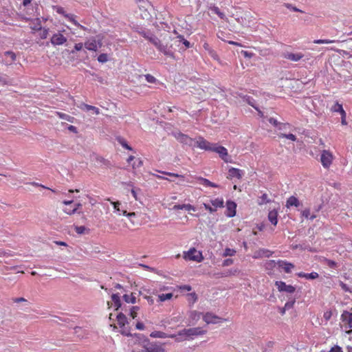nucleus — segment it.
Segmentation results:
<instances>
[{
	"label": "nucleus",
	"mask_w": 352,
	"mask_h": 352,
	"mask_svg": "<svg viewBox=\"0 0 352 352\" xmlns=\"http://www.w3.org/2000/svg\"><path fill=\"white\" fill-rule=\"evenodd\" d=\"M139 34L146 39L148 40L151 43H153L159 51L162 52L168 56L174 58V54L170 50L167 45L162 44L161 41L155 35L151 33H147L144 31L140 32Z\"/></svg>",
	"instance_id": "f257e3e1"
},
{
	"label": "nucleus",
	"mask_w": 352,
	"mask_h": 352,
	"mask_svg": "<svg viewBox=\"0 0 352 352\" xmlns=\"http://www.w3.org/2000/svg\"><path fill=\"white\" fill-rule=\"evenodd\" d=\"M103 38L104 36L102 34L90 37L85 41L84 46L89 51L96 52L98 48L102 47Z\"/></svg>",
	"instance_id": "f03ea898"
},
{
	"label": "nucleus",
	"mask_w": 352,
	"mask_h": 352,
	"mask_svg": "<svg viewBox=\"0 0 352 352\" xmlns=\"http://www.w3.org/2000/svg\"><path fill=\"white\" fill-rule=\"evenodd\" d=\"M183 258L186 261L197 263L201 262L204 258L202 252L197 250L195 248H191L188 251H184L183 252Z\"/></svg>",
	"instance_id": "7ed1b4c3"
},
{
	"label": "nucleus",
	"mask_w": 352,
	"mask_h": 352,
	"mask_svg": "<svg viewBox=\"0 0 352 352\" xmlns=\"http://www.w3.org/2000/svg\"><path fill=\"white\" fill-rule=\"evenodd\" d=\"M334 156L333 153L329 150H323L320 155V162L322 166L328 169L333 163Z\"/></svg>",
	"instance_id": "20e7f679"
},
{
	"label": "nucleus",
	"mask_w": 352,
	"mask_h": 352,
	"mask_svg": "<svg viewBox=\"0 0 352 352\" xmlns=\"http://www.w3.org/2000/svg\"><path fill=\"white\" fill-rule=\"evenodd\" d=\"M206 331L203 330L201 327H194L190 329H184L179 331L178 336H186V338H191L195 336H200L206 333Z\"/></svg>",
	"instance_id": "39448f33"
},
{
	"label": "nucleus",
	"mask_w": 352,
	"mask_h": 352,
	"mask_svg": "<svg viewBox=\"0 0 352 352\" xmlns=\"http://www.w3.org/2000/svg\"><path fill=\"white\" fill-rule=\"evenodd\" d=\"M340 320L344 328L349 329L346 333L350 334L352 332V313L344 311L341 314Z\"/></svg>",
	"instance_id": "423d86ee"
},
{
	"label": "nucleus",
	"mask_w": 352,
	"mask_h": 352,
	"mask_svg": "<svg viewBox=\"0 0 352 352\" xmlns=\"http://www.w3.org/2000/svg\"><path fill=\"white\" fill-rule=\"evenodd\" d=\"M194 144V146H196L197 148L206 151H212L214 146V143L208 142L202 136L197 137Z\"/></svg>",
	"instance_id": "0eeeda50"
},
{
	"label": "nucleus",
	"mask_w": 352,
	"mask_h": 352,
	"mask_svg": "<svg viewBox=\"0 0 352 352\" xmlns=\"http://www.w3.org/2000/svg\"><path fill=\"white\" fill-rule=\"evenodd\" d=\"M212 151L218 153L221 159L223 160L226 163L232 162L228 150L224 146H219L217 144H214V146Z\"/></svg>",
	"instance_id": "6e6552de"
},
{
	"label": "nucleus",
	"mask_w": 352,
	"mask_h": 352,
	"mask_svg": "<svg viewBox=\"0 0 352 352\" xmlns=\"http://www.w3.org/2000/svg\"><path fill=\"white\" fill-rule=\"evenodd\" d=\"M174 137L180 142L190 146H194L195 140L181 132L174 133Z\"/></svg>",
	"instance_id": "1a4fd4ad"
},
{
	"label": "nucleus",
	"mask_w": 352,
	"mask_h": 352,
	"mask_svg": "<svg viewBox=\"0 0 352 352\" xmlns=\"http://www.w3.org/2000/svg\"><path fill=\"white\" fill-rule=\"evenodd\" d=\"M203 320L207 323V324H216V323H218V322H226L227 321L226 319L225 318H219L217 316L212 314V313H210V312H208L206 314H205L204 316H203Z\"/></svg>",
	"instance_id": "9d476101"
},
{
	"label": "nucleus",
	"mask_w": 352,
	"mask_h": 352,
	"mask_svg": "<svg viewBox=\"0 0 352 352\" xmlns=\"http://www.w3.org/2000/svg\"><path fill=\"white\" fill-rule=\"evenodd\" d=\"M275 285L277 287L279 292H285L292 294L296 291V288L290 285H286L283 281H276Z\"/></svg>",
	"instance_id": "9b49d317"
},
{
	"label": "nucleus",
	"mask_w": 352,
	"mask_h": 352,
	"mask_svg": "<svg viewBox=\"0 0 352 352\" xmlns=\"http://www.w3.org/2000/svg\"><path fill=\"white\" fill-rule=\"evenodd\" d=\"M67 41V38L60 32L53 34L51 38V43L53 45H60Z\"/></svg>",
	"instance_id": "f8f14e48"
},
{
	"label": "nucleus",
	"mask_w": 352,
	"mask_h": 352,
	"mask_svg": "<svg viewBox=\"0 0 352 352\" xmlns=\"http://www.w3.org/2000/svg\"><path fill=\"white\" fill-rule=\"evenodd\" d=\"M111 301L107 302L109 308L111 307H115V310H118L121 307L120 298L118 294H113L111 295Z\"/></svg>",
	"instance_id": "ddd939ff"
},
{
	"label": "nucleus",
	"mask_w": 352,
	"mask_h": 352,
	"mask_svg": "<svg viewBox=\"0 0 352 352\" xmlns=\"http://www.w3.org/2000/svg\"><path fill=\"white\" fill-rule=\"evenodd\" d=\"M227 212L226 216L228 217H233L236 215V204L232 201H228L226 202Z\"/></svg>",
	"instance_id": "4468645a"
},
{
	"label": "nucleus",
	"mask_w": 352,
	"mask_h": 352,
	"mask_svg": "<svg viewBox=\"0 0 352 352\" xmlns=\"http://www.w3.org/2000/svg\"><path fill=\"white\" fill-rule=\"evenodd\" d=\"M277 265L279 267L283 268L285 273H290L294 268V265L287 261L279 260L277 261Z\"/></svg>",
	"instance_id": "2eb2a0df"
},
{
	"label": "nucleus",
	"mask_w": 352,
	"mask_h": 352,
	"mask_svg": "<svg viewBox=\"0 0 352 352\" xmlns=\"http://www.w3.org/2000/svg\"><path fill=\"white\" fill-rule=\"evenodd\" d=\"M243 170L239 169V168H230L229 170H228V175L227 177L228 179H232V178H237V179H241L243 176Z\"/></svg>",
	"instance_id": "dca6fc26"
},
{
	"label": "nucleus",
	"mask_w": 352,
	"mask_h": 352,
	"mask_svg": "<svg viewBox=\"0 0 352 352\" xmlns=\"http://www.w3.org/2000/svg\"><path fill=\"white\" fill-rule=\"evenodd\" d=\"M303 56H304V54H302L301 52H298V53L290 52V53L286 54L284 57L285 58H287V60L297 62V61H299L300 59H302L303 58Z\"/></svg>",
	"instance_id": "f3484780"
},
{
	"label": "nucleus",
	"mask_w": 352,
	"mask_h": 352,
	"mask_svg": "<svg viewBox=\"0 0 352 352\" xmlns=\"http://www.w3.org/2000/svg\"><path fill=\"white\" fill-rule=\"evenodd\" d=\"M272 252H271L269 250L260 249L259 250L254 252V254L253 255V258H260L263 256L270 257V256H272Z\"/></svg>",
	"instance_id": "a211bd4d"
},
{
	"label": "nucleus",
	"mask_w": 352,
	"mask_h": 352,
	"mask_svg": "<svg viewBox=\"0 0 352 352\" xmlns=\"http://www.w3.org/2000/svg\"><path fill=\"white\" fill-rule=\"evenodd\" d=\"M278 212L277 210L274 209L269 212L267 218L272 225L276 226L278 223Z\"/></svg>",
	"instance_id": "6ab92c4d"
},
{
	"label": "nucleus",
	"mask_w": 352,
	"mask_h": 352,
	"mask_svg": "<svg viewBox=\"0 0 352 352\" xmlns=\"http://www.w3.org/2000/svg\"><path fill=\"white\" fill-rule=\"evenodd\" d=\"M300 205V201L295 196H290L286 201L285 206L290 208L292 206L298 207Z\"/></svg>",
	"instance_id": "aec40b11"
},
{
	"label": "nucleus",
	"mask_w": 352,
	"mask_h": 352,
	"mask_svg": "<svg viewBox=\"0 0 352 352\" xmlns=\"http://www.w3.org/2000/svg\"><path fill=\"white\" fill-rule=\"evenodd\" d=\"M196 179L199 182V184H202L206 187H212V188H219V186L215 183H213L208 180V179L204 178L202 177H197Z\"/></svg>",
	"instance_id": "412c9836"
},
{
	"label": "nucleus",
	"mask_w": 352,
	"mask_h": 352,
	"mask_svg": "<svg viewBox=\"0 0 352 352\" xmlns=\"http://www.w3.org/2000/svg\"><path fill=\"white\" fill-rule=\"evenodd\" d=\"M79 108L83 111H92L93 113H95L96 115H98L100 113V109L98 107H96L95 106L90 105V104H87L85 103H82L79 106Z\"/></svg>",
	"instance_id": "4be33fe9"
},
{
	"label": "nucleus",
	"mask_w": 352,
	"mask_h": 352,
	"mask_svg": "<svg viewBox=\"0 0 352 352\" xmlns=\"http://www.w3.org/2000/svg\"><path fill=\"white\" fill-rule=\"evenodd\" d=\"M150 336L152 338H173L176 337V335H175V334L168 335L163 331H155L151 333Z\"/></svg>",
	"instance_id": "5701e85b"
},
{
	"label": "nucleus",
	"mask_w": 352,
	"mask_h": 352,
	"mask_svg": "<svg viewBox=\"0 0 352 352\" xmlns=\"http://www.w3.org/2000/svg\"><path fill=\"white\" fill-rule=\"evenodd\" d=\"M297 276L299 278H305L306 279L314 280V279L318 278L319 274L316 272H313L311 273H305V272H300L297 274Z\"/></svg>",
	"instance_id": "b1692460"
},
{
	"label": "nucleus",
	"mask_w": 352,
	"mask_h": 352,
	"mask_svg": "<svg viewBox=\"0 0 352 352\" xmlns=\"http://www.w3.org/2000/svg\"><path fill=\"white\" fill-rule=\"evenodd\" d=\"M146 349L147 352H165L163 346L157 344H151Z\"/></svg>",
	"instance_id": "393cba45"
},
{
	"label": "nucleus",
	"mask_w": 352,
	"mask_h": 352,
	"mask_svg": "<svg viewBox=\"0 0 352 352\" xmlns=\"http://www.w3.org/2000/svg\"><path fill=\"white\" fill-rule=\"evenodd\" d=\"M65 17L66 19H67L70 22H72L74 25L77 26L78 28H79L80 29L82 30H87V28L80 25L76 19H75V16L74 14H65Z\"/></svg>",
	"instance_id": "a878e982"
},
{
	"label": "nucleus",
	"mask_w": 352,
	"mask_h": 352,
	"mask_svg": "<svg viewBox=\"0 0 352 352\" xmlns=\"http://www.w3.org/2000/svg\"><path fill=\"white\" fill-rule=\"evenodd\" d=\"M174 210H186L187 211H196V208L191 204H177L173 206Z\"/></svg>",
	"instance_id": "bb28decb"
},
{
	"label": "nucleus",
	"mask_w": 352,
	"mask_h": 352,
	"mask_svg": "<svg viewBox=\"0 0 352 352\" xmlns=\"http://www.w3.org/2000/svg\"><path fill=\"white\" fill-rule=\"evenodd\" d=\"M117 321L120 328L124 327L125 324L128 323V320L126 316L122 313H120L118 314Z\"/></svg>",
	"instance_id": "cd10ccee"
},
{
	"label": "nucleus",
	"mask_w": 352,
	"mask_h": 352,
	"mask_svg": "<svg viewBox=\"0 0 352 352\" xmlns=\"http://www.w3.org/2000/svg\"><path fill=\"white\" fill-rule=\"evenodd\" d=\"M210 203L212 206L216 208H221L224 207V201L223 198H216L214 199H211Z\"/></svg>",
	"instance_id": "c85d7f7f"
},
{
	"label": "nucleus",
	"mask_w": 352,
	"mask_h": 352,
	"mask_svg": "<svg viewBox=\"0 0 352 352\" xmlns=\"http://www.w3.org/2000/svg\"><path fill=\"white\" fill-rule=\"evenodd\" d=\"M82 206V204L80 203L76 204L74 206L72 210H69V208H65L63 209V212L69 215H72L78 212V210Z\"/></svg>",
	"instance_id": "c756f323"
},
{
	"label": "nucleus",
	"mask_w": 352,
	"mask_h": 352,
	"mask_svg": "<svg viewBox=\"0 0 352 352\" xmlns=\"http://www.w3.org/2000/svg\"><path fill=\"white\" fill-rule=\"evenodd\" d=\"M123 299L127 303L134 304L136 302V298L133 293H131L130 295L124 294L123 296Z\"/></svg>",
	"instance_id": "7c9ffc66"
},
{
	"label": "nucleus",
	"mask_w": 352,
	"mask_h": 352,
	"mask_svg": "<svg viewBox=\"0 0 352 352\" xmlns=\"http://www.w3.org/2000/svg\"><path fill=\"white\" fill-rule=\"evenodd\" d=\"M331 111L333 112H338L340 114L345 112L344 110L342 105L339 102H336V104L331 107Z\"/></svg>",
	"instance_id": "2f4dec72"
},
{
	"label": "nucleus",
	"mask_w": 352,
	"mask_h": 352,
	"mask_svg": "<svg viewBox=\"0 0 352 352\" xmlns=\"http://www.w3.org/2000/svg\"><path fill=\"white\" fill-rule=\"evenodd\" d=\"M117 141L118 142V143L122 145V146L123 148H124L129 151L133 150L132 147L127 144L126 141L123 138H122V137L117 138Z\"/></svg>",
	"instance_id": "473e14b6"
},
{
	"label": "nucleus",
	"mask_w": 352,
	"mask_h": 352,
	"mask_svg": "<svg viewBox=\"0 0 352 352\" xmlns=\"http://www.w3.org/2000/svg\"><path fill=\"white\" fill-rule=\"evenodd\" d=\"M210 9H211V10L214 13L217 14L220 19H223V20H226L227 19V18L226 17V15L224 14V13L221 12L218 7L213 6V7L210 8Z\"/></svg>",
	"instance_id": "72a5a7b5"
},
{
	"label": "nucleus",
	"mask_w": 352,
	"mask_h": 352,
	"mask_svg": "<svg viewBox=\"0 0 352 352\" xmlns=\"http://www.w3.org/2000/svg\"><path fill=\"white\" fill-rule=\"evenodd\" d=\"M56 114L61 119L65 120L68 122H73L74 118L62 112L56 111Z\"/></svg>",
	"instance_id": "f704fd0d"
},
{
	"label": "nucleus",
	"mask_w": 352,
	"mask_h": 352,
	"mask_svg": "<svg viewBox=\"0 0 352 352\" xmlns=\"http://www.w3.org/2000/svg\"><path fill=\"white\" fill-rule=\"evenodd\" d=\"M239 273V270L237 269L230 270L225 273H221L220 274V276L221 277H227V276H234V275L238 274Z\"/></svg>",
	"instance_id": "c9c22d12"
},
{
	"label": "nucleus",
	"mask_w": 352,
	"mask_h": 352,
	"mask_svg": "<svg viewBox=\"0 0 352 352\" xmlns=\"http://www.w3.org/2000/svg\"><path fill=\"white\" fill-rule=\"evenodd\" d=\"M173 297L172 293H168V294H162L158 295V301L160 302H164L166 300H170Z\"/></svg>",
	"instance_id": "e433bc0d"
},
{
	"label": "nucleus",
	"mask_w": 352,
	"mask_h": 352,
	"mask_svg": "<svg viewBox=\"0 0 352 352\" xmlns=\"http://www.w3.org/2000/svg\"><path fill=\"white\" fill-rule=\"evenodd\" d=\"M157 172L163 174V175H168V176H170V177H178V178H180L182 179V180L184 179V176L182 175H179L177 173H170V172H166V171H162V170H157Z\"/></svg>",
	"instance_id": "4c0bfd02"
},
{
	"label": "nucleus",
	"mask_w": 352,
	"mask_h": 352,
	"mask_svg": "<svg viewBox=\"0 0 352 352\" xmlns=\"http://www.w3.org/2000/svg\"><path fill=\"white\" fill-rule=\"evenodd\" d=\"M278 137L280 138H287L288 140H290L293 142L296 140V137L295 135L292 133L285 134V133H280L278 134Z\"/></svg>",
	"instance_id": "58836bf2"
},
{
	"label": "nucleus",
	"mask_w": 352,
	"mask_h": 352,
	"mask_svg": "<svg viewBox=\"0 0 352 352\" xmlns=\"http://www.w3.org/2000/svg\"><path fill=\"white\" fill-rule=\"evenodd\" d=\"M236 250L234 249H231L229 248H226L224 250V252L223 254V256H232L236 254Z\"/></svg>",
	"instance_id": "ea45409f"
},
{
	"label": "nucleus",
	"mask_w": 352,
	"mask_h": 352,
	"mask_svg": "<svg viewBox=\"0 0 352 352\" xmlns=\"http://www.w3.org/2000/svg\"><path fill=\"white\" fill-rule=\"evenodd\" d=\"M5 55L10 57V60L8 61V63L10 64L16 60V54L10 51H8L5 52Z\"/></svg>",
	"instance_id": "a19ab883"
},
{
	"label": "nucleus",
	"mask_w": 352,
	"mask_h": 352,
	"mask_svg": "<svg viewBox=\"0 0 352 352\" xmlns=\"http://www.w3.org/2000/svg\"><path fill=\"white\" fill-rule=\"evenodd\" d=\"M140 308L138 306H133L131 308L130 310V316L132 318H135L138 316V311H139Z\"/></svg>",
	"instance_id": "79ce46f5"
},
{
	"label": "nucleus",
	"mask_w": 352,
	"mask_h": 352,
	"mask_svg": "<svg viewBox=\"0 0 352 352\" xmlns=\"http://www.w3.org/2000/svg\"><path fill=\"white\" fill-rule=\"evenodd\" d=\"M335 41L329 39H316L314 41V43L316 44H329L334 43Z\"/></svg>",
	"instance_id": "37998d69"
},
{
	"label": "nucleus",
	"mask_w": 352,
	"mask_h": 352,
	"mask_svg": "<svg viewBox=\"0 0 352 352\" xmlns=\"http://www.w3.org/2000/svg\"><path fill=\"white\" fill-rule=\"evenodd\" d=\"M270 202V200L268 199V195L266 193H264L261 197L260 201H258L259 205H263L264 204H267Z\"/></svg>",
	"instance_id": "c03bdc74"
},
{
	"label": "nucleus",
	"mask_w": 352,
	"mask_h": 352,
	"mask_svg": "<svg viewBox=\"0 0 352 352\" xmlns=\"http://www.w3.org/2000/svg\"><path fill=\"white\" fill-rule=\"evenodd\" d=\"M98 62L104 63L108 61V55L107 54H101L98 56Z\"/></svg>",
	"instance_id": "a18cd8bd"
},
{
	"label": "nucleus",
	"mask_w": 352,
	"mask_h": 352,
	"mask_svg": "<svg viewBox=\"0 0 352 352\" xmlns=\"http://www.w3.org/2000/svg\"><path fill=\"white\" fill-rule=\"evenodd\" d=\"M146 80L149 83H156L157 80L151 74H146L145 76Z\"/></svg>",
	"instance_id": "49530a36"
},
{
	"label": "nucleus",
	"mask_w": 352,
	"mask_h": 352,
	"mask_svg": "<svg viewBox=\"0 0 352 352\" xmlns=\"http://www.w3.org/2000/svg\"><path fill=\"white\" fill-rule=\"evenodd\" d=\"M246 101H247V102H248L250 105H251V106H252V107H254L256 111H258V113H259L260 114H261V115L263 114V113H262L260 110H258V108L254 105V100L253 98H250V97H249V96H248V97L246 98Z\"/></svg>",
	"instance_id": "de8ad7c7"
},
{
	"label": "nucleus",
	"mask_w": 352,
	"mask_h": 352,
	"mask_svg": "<svg viewBox=\"0 0 352 352\" xmlns=\"http://www.w3.org/2000/svg\"><path fill=\"white\" fill-rule=\"evenodd\" d=\"M188 301L191 303H195L197 300V296L195 292L188 294Z\"/></svg>",
	"instance_id": "09e8293b"
},
{
	"label": "nucleus",
	"mask_w": 352,
	"mask_h": 352,
	"mask_svg": "<svg viewBox=\"0 0 352 352\" xmlns=\"http://www.w3.org/2000/svg\"><path fill=\"white\" fill-rule=\"evenodd\" d=\"M324 263L329 267L330 268H336L337 267V263L332 260L325 258Z\"/></svg>",
	"instance_id": "8fccbe9b"
},
{
	"label": "nucleus",
	"mask_w": 352,
	"mask_h": 352,
	"mask_svg": "<svg viewBox=\"0 0 352 352\" xmlns=\"http://www.w3.org/2000/svg\"><path fill=\"white\" fill-rule=\"evenodd\" d=\"M339 284L343 291H344L346 292H350V293L352 292V290L351 289V288L346 283H344L340 280Z\"/></svg>",
	"instance_id": "3c124183"
},
{
	"label": "nucleus",
	"mask_w": 352,
	"mask_h": 352,
	"mask_svg": "<svg viewBox=\"0 0 352 352\" xmlns=\"http://www.w3.org/2000/svg\"><path fill=\"white\" fill-rule=\"evenodd\" d=\"M143 162L140 159H137L133 164H132V168L133 169L140 168L142 166Z\"/></svg>",
	"instance_id": "603ef678"
},
{
	"label": "nucleus",
	"mask_w": 352,
	"mask_h": 352,
	"mask_svg": "<svg viewBox=\"0 0 352 352\" xmlns=\"http://www.w3.org/2000/svg\"><path fill=\"white\" fill-rule=\"evenodd\" d=\"M84 44L82 43H76L74 45V49L72 51V53L74 54L76 52L80 51L83 47Z\"/></svg>",
	"instance_id": "864d4df0"
},
{
	"label": "nucleus",
	"mask_w": 352,
	"mask_h": 352,
	"mask_svg": "<svg viewBox=\"0 0 352 352\" xmlns=\"http://www.w3.org/2000/svg\"><path fill=\"white\" fill-rule=\"evenodd\" d=\"M75 231L76 232V233L79 234H82L85 232V231L86 230V228L83 226H75Z\"/></svg>",
	"instance_id": "5fc2aeb1"
},
{
	"label": "nucleus",
	"mask_w": 352,
	"mask_h": 352,
	"mask_svg": "<svg viewBox=\"0 0 352 352\" xmlns=\"http://www.w3.org/2000/svg\"><path fill=\"white\" fill-rule=\"evenodd\" d=\"M200 316H201V313H199L197 311H193L190 312V318L192 320H199L200 318Z\"/></svg>",
	"instance_id": "6e6d98bb"
},
{
	"label": "nucleus",
	"mask_w": 352,
	"mask_h": 352,
	"mask_svg": "<svg viewBox=\"0 0 352 352\" xmlns=\"http://www.w3.org/2000/svg\"><path fill=\"white\" fill-rule=\"evenodd\" d=\"M276 264H277V263H276L275 261L270 260L266 262L265 267H266V269L273 268L275 267Z\"/></svg>",
	"instance_id": "4d7b16f0"
},
{
	"label": "nucleus",
	"mask_w": 352,
	"mask_h": 352,
	"mask_svg": "<svg viewBox=\"0 0 352 352\" xmlns=\"http://www.w3.org/2000/svg\"><path fill=\"white\" fill-rule=\"evenodd\" d=\"M203 206L204 208L206 210H208L210 213H213L217 211L216 208H214V207H211L209 204L204 203Z\"/></svg>",
	"instance_id": "13d9d810"
},
{
	"label": "nucleus",
	"mask_w": 352,
	"mask_h": 352,
	"mask_svg": "<svg viewBox=\"0 0 352 352\" xmlns=\"http://www.w3.org/2000/svg\"><path fill=\"white\" fill-rule=\"evenodd\" d=\"M36 23L34 25V26L31 27V28L34 30H41V22L38 19H36Z\"/></svg>",
	"instance_id": "bf43d9fd"
},
{
	"label": "nucleus",
	"mask_w": 352,
	"mask_h": 352,
	"mask_svg": "<svg viewBox=\"0 0 352 352\" xmlns=\"http://www.w3.org/2000/svg\"><path fill=\"white\" fill-rule=\"evenodd\" d=\"M111 204L113 206V208L116 211L120 212L121 211L120 206H121V203L120 201H111Z\"/></svg>",
	"instance_id": "052dcab7"
},
{
	"label": "nucleus",
	"mask_w": 352,
	"mask_h": 352,
	"mask_svg": "<svg viewBox=\"0 0 352 352\" xmlns=\"http://www.w3.org/2000/svg\"><path fill=\"white\" fill-rule=\"evenodd\" d=\"M208 53H209L210 56L214 60H219V57L214 50H210Z\"/></svg>",
	"instance_id": "680f3d73"
},
{
	"label": "nucleus",
	"mask_w": 352,
	"mask_h": 352,
	"mask_svg": "<svg viewBox=\"0 0 352 352\" xmlns=\"http://www.w3.org/2000/svg\"><path fill=\"white\" fill-rule=\"evenodd\" d=\"M285 6L286 8H287L288 9H290L294 12H302V10H299L298 8H297L295 6H293L292 4L290 3H285Z\"/></svg>",
	"instance_id": "e2e57ef3"
},
{
	"label": "nucleus",
	"mask_w": 352,
	"mask_h": 352,
	"mask_svg": "<svg viewBox=\"0 0 352 352\" xmlns=\"http://www.w3.org/2000/svg\"><path fill=\"white\" fill-rule=\"evenodd\" d=\"M332 316V312L331 311L329 310L324 313L323 318L325 319V320L328 321L330 320V318Z\"/></svg>",
	"instance_id": "0e129e2a"
},
{
	"label": "nucleus",
	"mask_w": 352,
	"mask_h": 352,
	"mask_svg": "<svg viewBox=\"0 0 352 352\" xmlns=\"http://www.w3.org/2000/svg\"><path fill=\"white\" fill-rule=\"evenodd\" d=\"M234 263V261L233 259L232 258H227L226 260L223 261V263H222V265L223 267H226V266H229V265H232Z\"/></svg>",
	"instance_id": "69168bd1"
},
{
	"label": "nucleus",
	"mask_w": 352,
	"mask_h": 352,
	"mask_svg": "<svg viewBox=\"0 0 352 352\" xmlns=\"http://www.w3.org/2000/svg\"><path fill=\"white\" fill-rule=\"evenodd\" d=\"M301 214L305 218L309 219L310 216V210L309 208L305 209L301 212Z\"/></svg>",
	"instance_id": "338daca9"
},
{
	"label": "nucleus",
	"mask_w": 352,
	"mask_h": 352,
	"mask_svg": "<svg viewBox=\"0 0 352 352\" xmlns=\"http://www.w3.org/2000/svg\"><path fill=\"white\" fill-rule=\"evenodd\" d=\"M329 352H343L340 346L336 345L333 346Z\"/></svg>",
	"instance_id": "774afa93"
}]
</instances>
